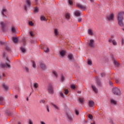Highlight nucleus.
<instances>
[{
	"label": "nucleus",
	"instance_id": "obj_1",
	"mask_svg": "<svg viewBox=\"0 0 124 124\" xmlns=\"http://www.w3.org/2000/svg\"><path fill=\"white\" fill-rule=\"evenodd\" d=\"M124 13L120 12V13H119L117 16L118 23L119 25L121 27H122L124 26Z\"/></svg>",
	"mask_w": 124,
	"mask_h": 124
},
{
	"label": "nucleus",
	"instance_id": "obj_2",
	"mask_svg": "<svg viewBox=\"0 0 124 124\" xmlns=\"http://www.w3.org/2000/svg\"><path fill=\"white\" fill-rule=\"evenodd\" d=\"M112 92L115 95H120L121 94V91L118 88H113Z\"/></svg>",
	"mask_w": 124,
	"mask_h": 124
},
{
	"label": "nucleus",
	"instance_id": "obj_3",
	"mask_svg": "<svg viewBox=\"0 0 124 124\" xmlns=\"http://www.w3.org/2000/svg\"><path fill=\"white\" fill-rule=\"evenodd\" d=\"M39 66V67L40 68L41 70L42 71H45L47 69V66L43 62H40Z\"/></svg>",
	"mask_w": 124,
	"mask_h": 124
},
{
	"label": "nucleus",
	"instance_id": "obj_4",
	"mask_svg": "<svg viewBox=\"0 0 124 124\" xmlns=\"http://www.w3.org/2000/svg\"><path fill=\"white\" fill-rule=\"evenodd\" d=\"M114 16H115V15L114 14H111L110 15H109L108 16L107 18L108 20L109 21H114Z\"/></svg>",
	"mask_w": 124,
	"mask_h": 124
},
{
	"label": "nucleus",
	"instance_id": "obj_5",
	"mask_svg": "<svg viewBox=\"0 0 124 124\" xmlns=\"http://www.w3.org/2000/svg\"><path fill=\"white\" fill-rule=\"evenodd\" d=\"M6 26L7 24L5 22L3 21L0 22V27H1V29H2V30H3V31H4L5 28L6 27Z\"/></svg>",
	"mask_w": 124,
	"mask_h": 124
},
{
	"label": "nucleus",
	"instance_id": "obj_6",
	"mask_svg": "<svg viewBox=\"0 0 124 124\" xmlns=\"http://www.w3.org/2000/svg\"><path fill=\"white\" fill-rule=\"evenodd\" d=\"M48 92L49 93L53 94L54 91H53V88L52 85H50L48 87Z\"/></svg>",
	"mask_w": 124,
	"mask_h": 124
},
{
	"label": "nucleus",
	"instance_id": "obj_7",
	"mask_svg": "<svg viewBox=\"0 0 124 124\" xmlns=\"http://www.w3.org/2000/svg\"><path fill=\"white\" fill-rule=\"evenodd\" d=\"M76 5L79 9H80L82 10H85L86 9V7L85 6H83L79 3H77Z\"/></svg>",
	"mask_w": 124,
	"mask_h": 124
},
{
	"label": "nucleus",
	"instance_id": "obj_8",
	"mask_svg": "<svg viewBox=\"0 0 124 124\" xmlns=\"http://www.w3.org/2000/svg\"><path fill=\"white\" fill-rule=\"evenodd\" d=\"M109 43H111L113 46H117V43L116 40L112 39V38H109L108 40Z\"/></svg>",
	"mask_w": 124,
	"mask_h": 124
},
{
	"label": "nucleus",
	"instance_id": "obj_9",
	"mask_svg": "<svg viewBox=\"0 0 124 124\" xmlns=\"http://www.w3.org/2000/svg\"><path fill=\"white\" fill-rule=\"evenodd\" d=\"M89 46L91 47H94V41L93 39H91L89 43Z\"/></svg>",
	"mask_w": 124,
	"mask_h": 124
},
{
	"label": "nucleus",
	"instance_id": "obj_10",
	"mask_svg": "<svg viewBox=\"0 0 124 124\" xmlns=\"http://www.w3.org/2000/svg\"><path fill=\"white\" fill-rule=\"evenodd\" d=\"M0 65L1 66V67L2 68H11V66L10 64H9L8 63H6V64H4V63H1V64H0Z\"/></svg>",
	"mask_w": 124,
	"mask_h": 124
},
{
	"label": "nucleus",
	"instance_id": "obj_11",
	"mask_svg": "<svg viewBox=\"0 0 124 124\" xmlns=\"http://www.w3.org/2000/svg\"><path fill=\"white\" fill-rule=\"evenodd\" d=\"M54 35L56 37H58L60 34V32L59 31V30L57 28H55L54 29Z\"/></svg>",
	"mask_w": 124,
	"mask_h": 124
},
{
	"label": "nucleus",
	"instance_id": "obj_12",
	"mask_svg": "<svg viewBox=\"0 0 124 124\" xmlns=\"http://www.w3.org/2000/svg\"><path fill=\"white\" fill-rule=\"evenodd\" d=\"M50 105L55 109H56L57 110H59L60 109V108L57 105H55V104H54L53 103H51Z\"/></svg>",
	"mask_w": 124,
	"mask_h": 124
},
{
	"label": "nucleus",
	"instance_id": "obj_13",
	"mask_svg": "<svg viewBox=\"0 0 124 124\" xmlns=\"http://www.w3.org/2000/svg\"><path fill=\"white\" fill-rule=\"evenodd\" d=\"M113 63H114V65L116 67H120V63L119 62H118L115 59L113 60Z\"/></svg>",
	"mask_w": 124,
	"mask_h": 124
},
{
	"label": "nucleus",
	"instance_id": "obj_14",
	"mask_svg": "<svg viewBox=\"0 0 124 124\" xmlns=\"http://www.w3.org/2000/svg\"><path fill=\"white\" fill-rule=\"evenodd\" d=\"M43 49L46 53L49 52V49L46 46H44L43 47Z\"/></svg>",
	"mask_w": 124,
	"mask_h": 124
},
{
	"label": "nucleus",
	"instance_id": "obj_15",
	"mask_svg": "<svg viewBox=\"0 0 124 124\" xmlns=\"http://www.w3.org/2000/svg\"><path fill=\"white\" fill-rule=\"evenodd\" d=\"M65 80V77L63 76V74H62L61 75L60 82L63 83L64 82Z\"/></svg>",
	"mask_w": 124,
	"mask_h": 124
},
{
	"label": "nucleus",
	"instance_id": "obj_16",
	"mask_svg": "<svg viewBox=\"0 0 124 124\" xmlns=\"http://www.w3.org/2000/svg\"><path fill=\"white\" fill-rule=\"evenodd\" d=\"M95 78L97 80V84L98 86H101L102 85L101 82L100 81V80H99L98 77H95Z\"/></svg>",
	"mask_w": 124,
	"mask_h": 124
},
{
	"label": "nucleus",
	"instance_id": "obj_17",
	"mask_svg": "<svg viewBox=\"0 0 124 124\" xmlns=\"http://www.w3.org/2000/svg\"><path fill=\"white\" fill-rule=\"evenodd\" d=\"M88 104L89 107H93L94 105V102L93 101H89Z\"/></svg>",
	"mask_w": 124,
	"mask_h": 124
},
{
	"label": "nucleus",
	"instance_id": "obj_18",
	"mask_svg": "<svg viewBox=\"0 0 124 124\" xmlns=\"http://www.w3.org/2000/svg\"><path fill=\"white\" fill-rule=\"evenodd\" d=\"M68 58L69 59L70 61H72L74 59V57L73 54H69L68 55Z\"/></svg>",
	"mask_w": 124,
	"mask_h": 124
},
{
	"label": "nucleus",
	"instance_id": "obj_19",
	"mask_svg": "<svg viewBox=\"0 0 124 124\" xmlns=\"http://www.w3.org/2000/svg\"><path fill=\"white\" fill-rule=\"evenodd\" d=\"M92 88L93 89V90L94 92V93H97L98 92V90L95 86L92 85Z\"/></svg>",
	"mask_w": 124,
	"mask_h": 124
},
{
	"label": "nucleus",
	"instance_id": "obj_20",
	"mask_svg": "<svg viewBox=\"0 0 124 124\" xmlns=\"http://www.w3.org/2000/svg\"><path fill=\"white\" fill-rule=\"evenodd\" d=\"M2 87H3V88L5 90L7 91L8 90L9 87L7 85H5L4 83L2 84Z\"/></svg>",
	"mask_w": 124,
	"mask_h": 124
},
{
	"label": "nucleus",
	"instance_id": "obj_21",
	"mask_svg": "<svg viewBox=\"0 0 124 124\" xmlns=\"http://www.w3.org/2000/svg\"><path fill=\"white\" fill-rule=\"evenodd\" d=\"M75 15L77 16H80L81 13L79 11H77L75 13Z\"/></svg>",
	"mask_w": 124,
	"mask_h": 124
},
{
	"label": "nucleus",
	"instance_id": "obj_22",
	"mask_svg": "<svg viewBox=\"0 0 124 124\" xmlns=\"http://www.w3.org/2000/svg\"><path fill=\"white\" fill-rule=\"evenodd\" d=\"M26 3L28 7H30L31 5V1L30 0H26Z\"/></svg>",
	"mask_w": 124,
	"mask_h": 124
},
{
	"label": "nucleus",
	"instance_id": "obj_23",
	"mask_svg": "<svg viewBox=\"0 0 124 124\" xmlns=\"http://www.w3.org/2000/svg\"><path fill=\"white\" fill-rule=\"evenodd\" d=\"M70 14H65V18L67 20H69L70 19Z\"/></svg>",
	"mask_w": 124,
	"mask_h": 124
},
{
	"label": "nucleus",
	"instance_id": "obj_24",
	"mask_svg": "<svg viewBox=\"0 0 124 124\" xmlns=\"http://www.w3.org/2000/svg\"><path fill=\"white\" fill-rule=\"evenodd\" d=\"M110 103L113 105H116L117 104V101L114 100L113 99H110Z\"/></svg>",
	"mask_w": 124,
	"mask_h": 124
},
{
	"label": "nucleus",
	"instance_id": "obj_25",
	"mask_svg": "<svg viewBox=\"0 0 124 124\" xmlns=\"http://www.w3.org/2000/svg\"><path fill=\"white\" fill-rule=\"evenodd\" d=\"M13 41L15 43H17L18 42V38L16 37H13Z\"/></svg>",
	"mask_w": 124,
	"mask_h": 124
},
{
	"label": "nucleus",
	"instance_id": "obj_26",
	"mask_svg": "<svg viewBox=\"0 0 124 124\" xmlns=\"http://www.w3.org/2000/svg\"><path fill=\"white\" fill-rule=\"evenodd\" d=\"M33 87L35 89H37L39 87V84L37 83H33Z\"/></svg>",
	"mask_w": 124,
	"mask_h": 124
},
{
	"label": "nucleus",
	"instance_id": "obj_27",
	"mask_svg": "<svg viewBox=\"0 0 124 124\" xmlns=\"http://www.w3.org/2000/svg\"><path fill=\"white\" fill-rule=\"evenodd\" d=\"M39 9L38 8H37V7H35V8H34L33 12H34L35 13H37L39 12Z\"/></svg>",
	"mask_w": 124,
	"mask_h": 124
},
{
	"label": "nucleus",
	"instance_id": "obj_28",
	"mask_svg": "<svg viewBox=\"0 0 124 124\" xmlns=\"http://www.w3.org/2000/svg\"><path fill=\"white\" fill-rule=\"evenodd\" d=\"M60 53L62 56H63L65 55V51L64 50H62V51H60Z\"/></svg>",
	"mask_w": 124,
	"mask_h": 124
},
{
	"label": "nucleus",
	"instance_id": "obj_29",
	"mask_svg": "<svg viewBox=\"0 0 124 124\" xmlns=\"http://www.w3.org/2000/svg\"><path fill=\"white\" fill-rule=\"evenodd\" d=\"M68 120L69 122L73 121V118L70 115H67Z\"/></svg>",
	"mask_w": 124,
	"mask_h": 124
},
{
	"label": "nucleus",
	"instance_id": "obj_30",
	"mask_svg": "<svg viewBox=\"0 0 124 124\" xmlns=\"http://www.w3.org/2000/svg\"><path fill=\"white\" fill-rule=\"evenodd\" d=\"M88 33L89 34L91 35H93V31L91 29H89L88 30Z\"/></svg>",
	"mask_w": 124,
	"mask_h": 124
},
{
	"label": "nucleus",
	"instance_id": "obj_31",
	"mask_svg": "<svg viewBox=\"0 0 124 124\" xmlns=\"http://www.w3.org/2000/svg\"><path fill=\"white\" fill-rule=\"evenodd\" d=\"M6 11H7V10L6 9H4L2 10V15H3V16H5L4 13H5Z\"/></svg>",
	"mask_w": 124,
	"mask_h": 124
},
{
	"label": "nucleus",
	"instance_id": "obj_32",
	"mask_svg": "<svg viewBox=\"0 0 124 124\" xmlns=\"http://www.w3.org/2000/svg\"><path fill=\"white\" fill-rule=\"evenodd\" d=\"M16 29L14 27H13L12 28V29H11V31H12V32H13V33H16Z\"/></svg>",
	"mask_w": 124,
	"mask_h": 124
},
{
	"label": "nucleus",
	"instance_id": "obj_33",
	"mask_svg": "<svg viewBox=\"0 0 124 124\" xmlns=\"http://www.w3.org/2000/svg\"><path fill=\"white\" fill-rule=\"evenodd\" d=\"M52 73L56 78H57L58 77V74L57 72L53 71H52Z\"/></svg>",
	"mask_w": 124,
	"mask_h": 124
},
{
	"label": "nucleus",
	"instance_id": "obj_34",
	"mask_svg": "<svg viewBox=\"0 0 124 124\" xmlns=\"http://www.w3.org/2000/svg\"><path fill=\"white\" fill-rule=\"evenodd\" d=\"M20 50H21V52H23V53H25L26 52V49L23 47H20Z\"/></svg>",
	"mask_w": 124,
	"mask_h": 124
},
{
	"label": "nucleus",
	"instance_id": "obj_35",
	"mask_svg": "<svg viewBox=\"0 0 124 124\" xmlns=\"http://www.w3.org/2000/svg\"><path fill=\"white\" fill-rule=\"evenodd\" d=\"M23 69L27 72L29 73V69L27 67H24Z\"/></svg>",
	"mask_w": 124,
	"mask_h": 124
},
{
	"label": "nucleus",
	"instance_id": "obj_36",
	"mask_svg": "<svg viewBox=\"0 0 124 124\" xmlns=\"http://www.w3.org/2000/svg\"><path fill=\"white\" fill-rule=\"evenodd\" d=\"M29 33H30V35H31V36H35V33H34V32H33L32 31H30L29 32Z\"/></svg>",
	"mask_w": 124,
	"mask_h": 124
},
{
	"label": "nucleus",
	"instance_id": "obj_37",
	"mask_svg": "<svg viewBox=\"0 0 124 124\" xmlns=\"http://www.w3.org/2000/svg\"><path fill=\"white\" fill-rule=\"evenodd\" d=\"M40 20L41 21H46V18L44 16H42L40 17Z\"/></svg>",
	"mask_w": 124,
	"mask_h": 124
},
{
	"label": "nucleus",
	"instance_id": "obj_38",
	"mask_svg": "<svg viewBox=\"0 0 124 124\" xmlns=\"http://www.w3.org/2000/svg\"><path fill=\"white\" fill-rule=\"evenodd\" d=\"M4 98L3 97H0V104H2V102H3Z\"/></svg>",
	"mask_w": 124,
	"mask_h": 124
},
{
	"label": "nucleus",
	"instance_id": "obj_39",
	"mask_svg": "<svg viewBox=\"0 0 124 124\" xmlns=\"http://www.w3.org/2000/svg\"><path fill=\"white\" fill-rule=\"evenodd\" d=\"M32 67L33 68H36V63L35 62H34V61L32 62Z\"/></svg>",
	"mask_w": 124,
	"mask_h": 124
},
{
	"label": "nucleus",
	"instance_id": "obj_40",
	"mask_svg": "<svg viewBox=\"0 0 124 124\" xmlns=\"http://www.w3.org/2000/svg\"><path fill=\"white\" fill-rule=\"evenodd\" d=\"M60 94L61 97H62V98H64V94L63 93L62 91L60 92Z\"/></svg>",
	"mask_w": 124,
	"mask_h": 124
},
{
	"label": "nucleus",
	"instance_id": "obj_41",
	"mask_svg": "<svg viewBox=\"0 0 124 124\" xmlns=\"http://www.w3.org/2000/svg\"><path fill=\"white\" fill-rule=\"evenodd\" d=\"M84 101V98H79V101L81 103H82Z\"/></svg>",
	"mask_w": 124,
	"mask_h": 124
},
{
	"label": "nucleus",
	"instance_id": "obj_42",
	"mask_svg": "<svg viewBox=\"0 0 124 124\" xmlns=\"http://www.w3.org/2000/svg\"><path fill=\"white\" fill-rule=\"evenodd\" d=\"M29 24L31 26H34V23L32 21H29Z\"/></svg>",
	"mask_w": 124,
	"mask_h": 124
},
{
	"label": "nucleus",
	"instance_id": "obj_43",
	"mask_svg": "<svg viewBox=\"0 0 124 124\" xmlns=\"http://www.w3.org/2000/svg\"><path fill=\"white\" fill-rule=\"evenodd\" d=\"M87 63H88V64L91 65H92V61L91 60H89V61H88Z\"/></svg>",
	"mask_w": 124,
	"mask_h": 124
},
{
	"label": "nucleus",
	"instance_id": "obj_44",
	"mask_svg": "<svg viewBox=\"0 0 124 124\" xmlns=\"http://www.w3.org/2000/svg\"><path fill=\"white\" fill-rule=\"evenodd\" d=\"M7 114L8 115V116H12L13 115V113L11 112H7Z\"/></svg>",
	"mask_w": 124,
	"mask_h": 124
},
{
	"label": "nucleus",
	"instance_id": "obj_45",
	"mask_svg": "<svg viewBox=\"0 0 124 124\" xmlns=\"http://www.w3.org/2000/svg\"><path fill=\"white\" fill-rule=\"evenodd\" d=\"M88 118H90V119H93V116L91 114H89L88 115Z\"/></svg>",
	"mask_w": 124,
	"mask_h": 124
},
{
	"label": "nucleus",
	"instance_id": "obj_46",
	"mask_svg": "<svg viewBox=\"0 0 124 124\" xmlns=\"http://www.w3.org/2000/svg\"><path fill=\"white\" fill-rule=\"evenodd\" d=\"M64 93H65L66 95L68 94V93H69L68 90H66V89H65V90H64Z\"/></svg>",
	"mask_w": 124,
	"mask_h": 124
},
{
	"label": "nucleus",
	"instance_id": "obj_47",
	"mask_svg": "<svg viewBox=\"0 0 124 124\" xmlns=\"http://www.w3.org/2000/svg\"><path fill=\"white\" fill-rule=\"evenodd\" d=\"M46 108L48 112H49V107L48 105L46 106Z\"/></svg>",
	"mask_w": 124,
	"mask_h": 124
},
{
	"label": "nucleus",
	"instance_id": "obj_48",
	"mask_svg": "<svg viewBox=\"0 0 124 124\" xmlns=\"http://www.w3.org/2000/svg\"><path fill=\"white\" fill-rule=\"evenodd\" d=\"M121 44L122 46L124 45V39L123 38L121 39Z\"/></svg>",
	"mask_w": 124,
	"mask_h": 124
},
{
	"label": "nucleus",
	"instance_id": "obj_49",
	"mask_svg": "<svg viewBox=\"0 0 124 124\" xmlns=\"http://www.w3.org/2000/svg\"><path fill=\"white\" fill-rule=\"evenodd\" d=\"M71 88H72L73 89L76 88V86L75 85H71Z\"/></svg>",
	"mask_w": 124,
	"mask_h": 124
},
{
	"label": "nucleus",
	"instance_id": "obj_50",
	"mask_svg": "<svg viewBox=\"0 0 124 124\" xmlns=\"http://www.w3.org/2000/svg\"><path fill=\"white\" fill-rule=\"evenodd\" d=\"M68 2H69V4H70V5H72L73 4V2H72V0H69Z\"/></svg>",
	"mask_w": 124,
	"mask_h": 124
},
{
	"label": "nucleus",
	"instance_id": "obj_51",
	"mask_svg": "<svg viewBox=\"0 0 124 124\" xmlns=\"http://www.w3.org/2000/svg\"><path fill=\"white\" fill-rule=\"evenodd\" d=\"M82 18H79L78 19V22H81L82 21Z\"/></svg>",
	"mask_w": 124,
	"mask_h": 124
},
{
	"label": "nucleus",
	"instance_id": "obj_52",
	"mask_svg": "<svg viewBox=\"0 0 124 124\" xmlns=\"http://www.w3.org/2000/svg\"><path fill=\"white\" fill-rule=\"evenodd\" d=\"M5 49H6V50H7V51H9V50H10V47H8V46H6V47H5Z\"/></svg>",
	"mask_w": 124,
	"mask_h": 124
},
{
	"label": "nucleus",
	"instance_id": "obj_53",
	"mask_svg": "<svg viewBox=\"0 0 124 124\" xmlns=\"http://www.w3.org/2000/svg\"><path fill=\"white\" fill-rule=\"evenodd\" d=\"M105 76H106V74H105V73H102L101 74V77H105Z\"/></svg>",
	"mask_w": 124,
	"mask_h": 124
},
{
	"label": "nucleus",
	"instance_id": "obj_54",
	"mask_svg": "<svg viewBox=\"0 0 124 124\" xmlns=\"http://www.w3.org/2000/svg\"><path fill=\"white\" fill-rule=\"evenodd\" d=\"M29 124H33V122L31 121V120H30L29 121Z\"/></svg>",
	"mask_w": 124,
	"mask_h": 124
},
{
	"label": "nucleus",
	"instance_id": "obj_55",
	"mask_svg": "<svg viewBox=\"0 0 124 124\" xmlns=\"http://www.w3.org/2000/svg\"><path fill=\"white\" fill-rule=\"evenodd\" d=\"M109 85L111 86H113V83L111 81L109 82Z\"/></svg>",
	"mask_w": 124,
	"mask_h": 124
},
{
	"label": "nucleus",
	"instance_id": "obj_56",
	"mask_svg": "<svg viewBox=\"0 0 124 124\" xmlns=\"http://www.w3.org/2000/svg\"><path fill=\"white\" fill-rule=\"evenodd\" d=\"M45 102V101L44 100L40 101V103H44Z\"/></svg>",
	"mask_w": 124,
	"mask_h": 124
},
{
	"label": "nucleus",
	"instance_id": "obj_57",
	"mask_svg": "<svg viewBox=\"0 0 124 124\" xmlns=\"http://www.w3.org/2000/svg\"><path fill=\"white\" fill-rule=\"evenodd\" d=\"M24 10L25 11H27V6H24Z\"/></svg>",
	"mask_w": 124,
	"mask_h": 124
},
{
	"label": "nucleus",
	"instance_id": "obj_58",
	"mask_svg": "<svg viewBox=\"0 0 124 124\" xmlns=\"http://www.w3.org/2000/svg\"><path fill=\"white\" fill-rule=\"evenodd\" d=\"M40 124H46L43 121H40Z\"/></svg>",
	"mask_w": 124,
	"mask_h": 124
},
{
	"label": "nucleus",
	"instance_id": "obj_59",
	"mask_svg": "<svg viewBox=\"0 0 124 124\" xmlns=\"http://www.w3.org/2000/svg\"><path fill=\"white\" fill-rule=\"evenodd\" d=\"M76 115H78L79 114V112L78 110L76 111Z\"/></svg>",
	"mask_w": 124,
	"mask_h": 124
},
{
	"label": "nucleus",
	"instance_id": "obj_60",
	"mask_svg": "<svg viewBox=\"0 0 124 124\" xmlns=\"http://www.w3.org/2000/svg\"><path fill=\"white\" fill-rule=\"evenodd\" d=\"M0 44H1V45H4V43L3 42H0Z\"/></svg>",
	"mask_w": 124,
	"mask_h": 124
},
{
	"label": "nucleus",
	"instance_id": "obj_61",
	"mask_svg": "<svg viewBox=\"0 0 124 124\" xmlns=\"http://www.w3.org/2000/svg\"><path fill=\"white\" fill-rule=\"evenodd\" d=\"M37 1H38V0H35V3L36 5L37 4Z\"/></svg>",
	"mask_w": 124,
	"mask_h": 124
},
{
	"label": "nucleus",
	"instance_id": "obj_62",
	"mask_svg": "<svg viewBox=\"0 0 124 124\" xmlns=\"http://www.w3.org/2000/svg\"><path fill=\"white\" fill-rule=\"evenodd\" d=\"M15 98L16 99H17V98H18V95H16L15 96Z\"/></svg>",
	"mask_w": 124,
	"mask_h": 124
},
{
	"label": "nucleus",
	"instance_id": "obj_63",
	"mask_svg": "<svg viewBox=\"0 0 124 124\" xmlns=\"http://www.w3.org/2000/svg\"><path fill=\"white\" fill-rule=\"evenodd\" d=\"M115 81H116V83H119V80L118 79H116Z\"/></svg>",
	"mask_w": 124,
	"mask_h": 124
},
{
	"label": "nucleus",
	"instance_id": "obj_64",
	"mask_svg": "<svg viewBox=\"0 0 124 124\" xmlns=\"http://www.w3.org/2000/svg\"><path fill=\"white\" fill-rule=\"evenodd\" d=\"M77 93L79 94L81 93V91H78Z\"/></svg>",
	"mask_w": 124,
	"mask_h": 124
}]
</instances>
